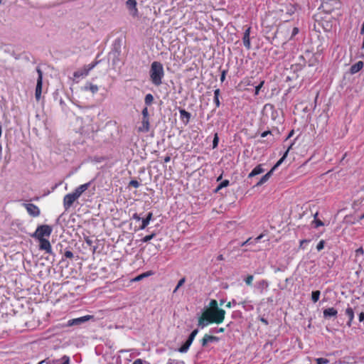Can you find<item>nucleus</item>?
<instances>
[{
	"label": "nucleus",
	"mask_w": 364,
	"mask_h": 364,
	"mask_svg": "<svg viewBox=\"0 0 364 364\" xmlns=\"http://www.w3.org/2000/svg\"><path fill=\"white\" fill-rule=\"evenodd\" d=\"M225 310L218 307V301L212 299L209 306L205 307L202 314L198 317V326L203 328L210 323H221L225 318Z\"/></svg>",
	"instance_id": "nucleus-1"
},
{
	"label": "nucleus",
	"mask_w": 364,
	"mask_h": 364,
	"mask_svg": "<svg viewBox=\"0 0 364 364\" xmlns=\"http://www.w3.org/2000/svg\"><path fill=\"white\" fill-rule=\"evenodd\" d=\"M164 66L159 61H154L151 64L149 70L150 80L153 85L159 86L162 84V80L164 77Z\"/></svg>",
	"instance_id": "nucleus-2"
},
{
	"label": "nucleus",
	"mask_w": 364,
	"mask_h": 364,
	"mask_svg": "<svg viewBox=\"0 0 364 364\" xmlns=\"http://www.w3.org/2000/svg\"><path fill=\"white\" fill-rule=\"evenodd\" d=\"M53 231L51 226L48 225H38L35 232L31 235L32 237L38 240L43 239L44 237H49Z\"/></svg>",
	"instance_id": "nucleus-3"
},
{
	"label": "nucleus",
	"mask_w": 364,
	"mask_h": 364,
	"mask_svg": "<svg viewBox=\"0 0 364 364\" xmlns=\"http://www.w3.org/2000/svg\"><path fill=\"white\" fill-rule=\"evenodd\" d=\"M97 64V61H95L89 65L84 66L82 69L75 71L73 73L75 78L83 77L88 75L90 71L92 70Z\"/></svg>",
	"instance_id": "nucleus-4"
},
{
	"label": "nucleus",
	"mask_w": 364,
	"mask_h": 364,
	"mask_svg": "<svg viewBox=\"0 0 364 364\" xmlns=\"http://www.w3.org/2000/svg\"><path fill=\"white\" fill-rule=\"evenodd\" d=\"M36 71L38 73V78L35 91V97L37 101H39L42 94L43 72L39 68H37Z\"/></svg>",
	"instance_id": "nucleus-5"
},
{
	"label": "nucleus",
	"mask_w": 364,
	"mask_h": 364,
	"mask_svg": "<svg viewBox=\"0 0 364 364\" xmlns=\"http://www.w3.org/2000/svg\"><path fill=\"white\" fill-rule=\"evenodd\" d=\"M322 8L326 13H331L334 9H339L341 1L339 0H326L322 4Z\"/></svg>",
	"instance_id": "nucleus-6"
},
{
	"label": "nucleus",
	"mask_w": 364,
	"mask_h": 364,
	"mask_svg": "<svg viewBox=\"0 0 364 364\" xmlns=\"http://www.w3.org/2000/svg\"><path fill=\"white\" fill-rule=\"evenodd\" d=\"M284 161H277V163L271 168L269 171H268L265 175H264L254 186H260L264 183H266L270 176H272L274 171Z\"/></svg>",
	"instance_id": "nucleus-7"
},
{
	"label": "nucleus",
	"mask_w": 364,
	"mask_h": 364,
	"mask_svg": "<svg viewBox=\"0 0 364 364\" xmlns=\"http://www.w3.org/2000/svg\"><path fill=\"white\" fill-rule=\"evenodd\" d=\"M77 198L78 197L74 193L65 195L63 198V206L65 210H68Z\"/></svg>",
	"instance_id": "nucleus-8"
},
{
	"label": "nucleus",
	"mask_w": 364,
	"mask_h": 364,
	"mask_svg": "<svg viewBox=\"0 0 364 364\" xmlns=\"http://www.w3.org/2000/svg\"><path fill=\"white\" fill-rule=\"evenodd\" d=\"M126 6L128 10L129 11V14L132 16H138L139 10L137 9V2L136 0H127L126 2Z\"/></svg>",
	"instance_id": "nucleus-9"
},
{
	"label": "nucleus",
	"mask_w": 364,
	"mask_h": 364,
	"mask_svg": "<svg viewBox=\"0 0 364 364\" xmlns=\"http://www.w3.org/2000/svg\"><path fill=\"white\" fill-rule=\"evenodd\" d=\"M24 207L26 208L28 214L32 217H38L40 215L41 211L37 205L33 203H24Z\"/></svg>",
	"instance_id": "nucleus-10"
},
{
	"label": "nucleus",
	"mask_w": 364,
	"mask_h": 364,
	"mask_svg": "<svg viewBox=\"0 0 364 364\" xmlns=\"http://www.w3.org/2000/svg\"><path fill=\"white\" fill-rule=\"evenodd\" d=\"M93 316H85L80 318L70 319L68 321L67 326H79L82 324V323L89 321L90 319L92 318Z\"/></svg>",
	"instance_id": "nucleus-11"
},
{
	"label": "nucleus",
	"mask_w": 364,
	"mask_h": 364,
	"mask_svg": "<svg viewBox=\"0 0 364 364\" xmlns=\"http://www.w3.org/2000/svg\"><path fill=\"white\" fill-rule=\"evenodd\" d=\"M38 240L40 242L39 249L41 250H45L46 253L53 255V251L50 242L46 238L40 239Z\"/></svg>",
	"instance_id": "nucleus-12"
},
{
	"label": "nucleus",
	"mask_w": 364,
	"mask_h": 364,
	"mask_svg": "<svg viewBox=\"0 0 364 364\" xmlns=\"http://www.w3.org/2000/svg\"><path fill=\"white\" fill-rule=\"evenodd\" d=\"M250 31L251 27L247 26L246 29L245 30L244 35L242 37V42L244 44V46L247 49L250 50L251 48V43H250Z\"/></svg>",
	"instance_id": "nucleus-13"
},
{
	"label": "nucleus",
	"mask_w": 364,
	"mask_h": 364,
	"mask_svg": "<svg viewBox=\"0 0 364 364\" xmlns=\"http://www.w3.org/2000/svg\"><path fill=\"white\" fill-rule=\"evenodd\" d=\"M219 338L215 336H210L208 334H205L201 340V346L203 348L208 346L209 343L218 342Z\"/></svg>",
	"instance_id": "nucleus-14"
},
{
	"label": "nucleus",
	"mask_w": 364,
	"mask_h": 364,
	"mask_svg": "<svg viewBox=\"0 0 364 364\" xmlns=\"http://www.w3.org/2000/svg\"><path fill=\"white\" fill-rule=\"evenodd\" d=\"M180 118L183 122L184 124H188L190 122L191 114L190 112H187L184 109H179Z\"/></svg>",
	"instance_id": "nucleus-15"
},
{
	"label": "nucleus",
	"mask_w": 364,
	"mask_h": 364,
	"mask_svg": "<svg viewBox=\"0 0 364 364\" xmlns=\"http://www.w3.org/2000/svg\"><path fill=\"white\" fill-rule=\"evenodd\" d=\"M149 129H150L149 119L142 118L141 125L138 127V132L146 133L149 131Z\"/></svg>",
	"instance_id": "nucleus-16"
},
{
	"label": "nucleus",
	"mask_w": 364,
	"mask_h": 364,
	"mask_svg": "<svg viewBox=\"0 0 364 364\" xmlns=\"http://www.w3.org/2000/svg\"><path fill=\"white\" fill-rule=\"evenodd\" d=\"M337 314V310L333 307L325 309L323 311V317L325 318H330L331 317L336 318Z\"/></svg>",
	"instance_id": "nucleus-17"
},
{
	"label": "nucleus",
	"mask_w": 364,
	"mask_h": 364,
	"mask_svg": "<svg viewBox=\"0 0 364 364\" xmlns=\"http://www.w3.org/2000/svg\"><path fill=\"white\" fill-rule=\"evenodd\" d=\"M91 182L80 185L75 191L74 193L79 198L90 186Z\"/></svg>",
	"instance_id": "nucleus-18"
},
{
	"label": "nucleus",
	"mask_w": 364,
	"mask_h": 364,
	"mask_svg": "<svg viewBox=\"0 0 364 364\" xmlns=\"http://www.w3.org/2000/svg\"><path fill=\"white\" fill-rule=\"evenodd\" d=\"M363 62L360 60L357 62L356 63L351 65L350 68V73L351 75H354L357 73H358L363 68Z\"/></svg>",
	"instance_id": "nucleus-19"
},
{
	"label": "nucleus",
	"mask_w": 364,
	"mask_h": 364,
	"mask_svg": "<svg viewBox=\"0 0 364 364\" xmlns=\"http://www.w3.org/2000/svg\"><path fill=\"white\" fill-rule=\"evenodd\" d=\"M264 170L262 168V165L256 166L248 175V178H252L258 174L263 173Z\"/></svg>",
	"instance_id": "nucleus-20"
},
{
	"label": "nucleus",
	"mask_w": 364,
	"mask_h": 364,
	"mask_svg": "<svg viewBox=\"0 0 364 364\" xmlns=\"http://www.w3.org/2000/svg\"><path fill=\"white\" fill-rule=\"evenodd\" d=\"M269 287V283L267 280L262 279L257 283V289L262 294L264 289H267Z\"/></svg>",
	"instance_id": "nucleus-21"
},
{
	"label": "nucleus",
	"mask_w": 364,
	"mask_h": 364,
	"mask_svg": "<svg viewBox=\"0 0 364 364\" xmlns=\"http://www.w3.org/2000/svg\"><path fill=\"white\" fill-rule=\"evenodd\" d=\"M84 90L86 91H90L92 94H95L98 92L99 87L96 85H93L92 83H87L84 87Z\"/></svg>",
	"instance_id": "nucleus-22"
},
{
	"label": "nucleus",
	"mask_w": 364,
	"mask_h": 364,
	"mask_svg": "<svg viewBox=\"0 0 364 364\" xmlns=\"http://www.w3.org/2000/svg\"><path fill=\"white\" fill-rule=\"evenodd\" d=\"M346 314L348 316L349 318L348 321L347 322V325L350 326L354 318V312L353 309L351 307L347 308L346 310Z\"/></svg>",
	"instance_id": "nucleus-23"
},
{
	"label": "nucleus",
	"mask_w": 364,
	"mask_h": 364,
	"mask_svg": "<svg viewBox=\"0 0 364 364\" xmlns=\"http://www.w3.org/2000/svg\"><path fill=\"white\" fill-rule=\"evenodd\" d=\"M220 94V89H216V90H214V99H213V101H214V103L215 105V107L216 108H218L220 107V100H219Z\"/></svg>",
	"instance_id": "nucleus-24"
},
{
	"label": "nucleus",
	"mask_w": 364,
	"mask_h": 364,
	"mask_svg": "<svg viewBox=\"0 0 364 364\" xmlns=\"http://www.w3.org/2000/svg\"><path fill=\"white\" fill-rule=\"evenodd\" d=\"M285 8H286V12L289 15L294 14L296 11V5H295V4H289L286 6Z\"/></svg>",
	"instance_id": "nucleus-25"
},
{
	"label": "nucleus",
	"mask_w": 364,
	"mask_h": 364,
	"mask_svg": "<svg viewBox=\"0 0 364 364\" xmlns=\"http://www.w3.org/2000/svg\"><path fill=\"white\" fill-rule=\"evenodd\" d=\"M153 274V272L151 271H148L146 272H144L143 274H141L139 275H138L134 280V281H139L146 277H149V276H151Z\"/></svg>",
	"instance_id": "nucleus-26"
},
{
	"label": "nucleus",
	"mask_w": 364,
	"mask_h": 364,
	"mask_svg": "<svg viewBox=\"0 0 364 364\" xmlns=\"http://www.w3.org/2000/svg\"><path fill=\"white\" fill-rule=\"evenodd\" d=\"M321 292L318 290L314 291L311 293V300L316 303L318 301Z\"/></svg>",
	"instance_id": "nucleus-27"
},
{
	"label": "nucleus",
	"mask_w": 364,
	"mask_h": 364,
	"mask_svg": "<svg viewBox=\"0 0 364 364\" xmlns=\"http://www.w3.org/2000/svg\"><path fill=\"white\" fill-rule=\"evenodd\" d=\"M154 101V97L151 94H147L144 98V102L146 105H150Z\"/></svg>",
	"instance_id": "nucleus-28"
},
{
	"label": "nucleus",
	"mask_w": 364,
	"mask_h": 364,
	"mask_svg": "<svg viewBox=\"0 0 364 364\" xmlns=\"http://www.w3.org/2000/svg\"><path fill=\"white\" fill-rule=\"evenodd\" d=\"M155 236H156V234L154 232H152L151 235L144 237L141 240L143 242H148L149 241L152 240Z\"/></svg>",
	"instance_id": "nucleus-29"
},
{
	"label": "nucleus",
	"mask_w": 364,
	"mask_h": 364,
	"mask_svg": "<svg viewBox=\"0 0 364 364\" xmlns=\"http://www.w3.org/2000/svg\"><path fill=\"white\" fill-rule=\"evenodd\" d=\"M316 364H328L329 363V360L324 358H318L316 359Z\"/></svg>",
	"instance_id": "nucleus-30"
},
{
	"label": "nucleus",
	"mask_w": 364,
	"mask_h": 364,
	"mask_svg": "<svg viewBox=\"0 0 364 364\" xmlns=\"http://www.w3.org/2000/svg\"><path fill=\"white\" fill-rule=\"evenodd\" d=\"M149 222L148 220H146V218H143L142 220H141V225L139 226V230H144L145 229L147 225H149Z\"/></svg>",
	"instance_id": "nucleus-31"
},
{
	"label": "nucleus",
	"mask_w": 364,
	"mask_h": 364,
	"mask_svg": "<svg viewBox=\"0 0 364 364\" xmlns=\"http://www.w3.org/2000/svg\"><path fill=\"white\" fill-rule=\"evenodd\" d=\"M186 282V278L185 277H183L181 278L178 282V284L176 285L175 289L173 290V293L176 292V291L178 289V288L180 287H181Z\"/></svg>",
	"instance_id": "nucleus-32"
},
{
	"label": "nucleus",
	"mask_w": 364,
	"mask_h": 364,
	"mask_svg": "<svg viewBox=\"0 0 364 364\" xmlns=\"http://www.w3.org/2000/svg\"><path fill=\"white\" fill-rule=\"evenodd\" d=\"M198 329H195L193 330L191 334L189 335L188 339L191 341H193L195 337L196 336V335L198 334Z\"/></svg>",
	"instance_id": "nucleus-33"
},
{
	"label": "nucleus",
	"mask_w": 364,
	"mask_h": 364,
	"mask_svg": "<svg viewBox=\"0 0 364 364\" xmlns=\"http://www.w3.org/2000/svg\"><path fill=\"white\" fill-rule=\"evenodd\" d=\"M311 242V240H310V239H304V240H301L300 241L299 248H300V249H302V250L305 249V246H304V245H305V244H307V243H309V242Z\"/></svg>",
	"instance_id": "nucleus-34"
},
{
	"label": "nucleus",
	"mask_w": 364,
	"mask_h": 364,
	"mask_svg": "<svg viewBox=\"0 0 364 364\" xmlns=\"http://www.w3.org/2000/svg\"><path fill=\"white\" fill-rule=\"evenodd\" d=\"M189 348V346L186 344L185 343L181 346V347H180L178 350L180 352V353H186Z\"/></svg>",
	"instance_id": "nucleus-35"
},
{
	"label": "nucleus",
	"mask_w": 364,
	"mask_h": 364,
	"mask_svg": "<svg viewBox=\"0 0 364 364\" xmlns=\"http://www.w3.org/2000/svg\"><path fill=\"white\" fill-rule=\"evenodd\" d=\"M166 364H184V362L182 360H178L175 359H168V363Z\"/></svg>",
	"instance_id": "nucleus-36"
},
{
	"label": "nucleus",
	"mask_w": 364,
	"mask_h": 364,
	"mask_svg": "<svg viewBox=\"0 0 364 364\" xmlns=\"http://www.w3.org/2000/svg\"><path fill=\"white\" fill-rule=\"evenodd\" d=\"M141 114H142V118L149 119V111H148V108L146 107L142 109Z\"/></svg>",
	"instance_id": "nucleus-37"
},
{
	"label": "nucleus",
	"mask_w": 364,
	"mask_h": 364,
	"mask_svg": "<svg viewBox=\"0 0 364 364\" xmlns=\"http://www.w3.org/2000/svg\"><path fill=\"white\" fill-rule=\"evenodd\" d=\"M324 245H325V241L324 240H321L317 246H316V250L319 252L321 250H322L323 248H324Z\"/></svg>",
	"instance_id": "nucleus-38"
},
{
	"label": "nucleus",
	"mask_w": 364,
	"mask_h": 364,
	"mask_svg": "<svg viewBox=\"0 0 364 364\" xmlns=\"http://www.w3.org/2000/svg\"><path fill=\"white\" fill-rule=\"evenodd\" d=\"M218 141H219L218 135L217 133H215V135H214L213 141V148L217 147V146L218 144Z\"/></svg>",
	"instance_id": "nucleus-39"
},
{
	"label": "nucleus",
	"mask_w": 364,
	"mask_h": 364,
	"mask_svg": "<svg viewBox=\"0 0 364 364\" xmlns=\"http://www.w3.org/2000/svg\"><path fill=\"white\" fill-rule=\"evenodd\" d=\"M363 255H364V249L362 247H359L358 249H357L355 250V256L356 257H358L360 255L363 256Z\"/></svg>",
	"instance_id": "nucleus-40"
},
{
	"label": "nucleus",
	"mask_w": 364,
	"mask_h": 364,
	"mask_svg": "<svg viewBox=\"0 0 364 364\" xmlns=\"http://www.w3.org/2000/svg\"><path fill=\"white\" fill-rule=\"evenodd\" d=\"M139 185L140 183L136 180H132L129 183V186H132L134 188H138Z\"/></svg>",
	"instance_id": "nucleus-41"
},
{
	"label": "nucleus",
	"mask_w": 364,
	"mask_h": 364,
	"mask_svg": "<svg viewBox=\"0 0 364 364\" xmlns=\"http://www.w3.org/2000/svg\"><path fill=\"white\" fill-rule=\"evenodd\" d=\"M253 280V276L252 275H248L245 279V282L247 285H251Z\"/></svg>",
	"instance_id": "nucleus-42"
},
{
	"label": "nucleus",
	"mask_w": 364,
	"mask_h": 364,
	"mask_svg": "<svg viewBox=\"0 0 364 364\" xmlns=\"http://www.w3.org/2000/svg\"><path fill=\"white\" fill-rule=\"evenodd\" d=\"M64 256L66 258L73 259V253L70 250H66L64 253Z\"/></svg>",
	"instance_id": "nucleus-43"
},
{
	"label": "nucleus",
	"mask_w": 364,
	"mask_h": 364,
	"mask_svg": "<svg viewBox=\"0 0 364 364\" xmlns=\"http://www.w3.org/2000/svg\"><path fill=\"white\" fill-rule=\"evenodd\" d=\"M44 364H58V360H48V359L43 360Z\"/></svg>",
	"instance_id": "nucleus-44"
},
{
	"label": "nucleus",
	"mask_w": 364,
	"mask_h": 364,
	"mask_svg": "<svg viewBox=\"0 0 364 364\" xmlns=\"http://www.w3.org/2000/svg\"><path fill=\"white\" fill-rule=\"evenodd\" d=\"M292 145H293V144L291 143V144L289 146L288 149H287V151H285V153L284 154V155L280 158V159L284 160V159L287 158V154H288V152H289V149H291V147L292 146Z\"/></svg>",
	"instance_id": "nucleus-45"
},
{
	"label": "nucleus",
	"mask_w": 364,
	"mask_h": 364,
	"mask_svg": "<svg viewBox=\"0 0 364 364\" xmlns=\"http://www.w3.org/2000/svg\"><path fill=\"white\" fill-rule=\"evenodd\" d=\"M314 223H315V228H318L319 226H323L324 224L321 220H314Z\"/></svg>",
	"instance_id": "nucleus-46"
},
{
	"label": "nucleus",
	"mask_w": 364,
	"mask_h": 364,
	"mask_svg": "<svg viewBox=\"0 0 364 364\" xmlns=\"http://www.w3.org/2000/svg\"><path fill=\"white\" fill-rule=\"evenodd\" d=\"M263 84H264V82L262 81V82H260V84H259V85H258L257 86H256V87H255V94L256 95L259 94V90H260L261 87H262Z\"/></svg>",
	"instance_id": "nucleus-47"
},
{
	"label": "nucleus",
	"mask_w": 364,
	"mask_h": 364,
	"mask_svg": "<svg viewBox=\"0 0 364 364\" xmlns=\"http://www.w3.org/2000/svg\"><path fill=\"white\" fill-rule=\"evenodd\" d=\"M219 185H220V188L227 187L229 185V181L228 180H224Z\"/></svg>",
	"instance_id": "nucleus-48"
},
{
	"label": "nucleus",
	"mask_w": 364,
	"mask_h": 364,
	"mask_svg": "<svg viewBox=\"0 0 364 364\" xmlns=\"http://www.w3.org/2000/svg\"><path fill=\"white\" fill-rule=\"evenodd\" d=\"M84 240L89 246H91L92 245V240L90 239L88 236H85Z\"/></svg>",
	"instance_id": "nucleus-49"
},
{
	"label": "nucleus",
	"mask_w": 364,
	"mask_h": 364,
	"mask_svg": "<svg viewBox=\"0 0 364 364\" xmlns=\"http://www.w3.org/2000/svg\"><path fill=\"white\" fill-rule=\"evenodd\" d=\"M227 72L228 71L225 70L222 71L221 75H220V81L221 82H224V80H225Z\"/></svg>",
	"instance_id": "nucleus-50"
},
{
	"label": "nucleus",
	"mask_w": 364,
	"mask_h": 364,
	"mask_svg": "<svg viewBox=\"0 0 364 364\" xmlns=\"http://www.w3.org/2000/svg\"><path fill=\"white\" fill-rule=\"evenodd\" d=\"M251 240H252V238H251V237L248 238L246 241H245V242H242V243L240 244V246H241V247H243V246L247 245H250V244L252 243V242H251Z\"/></svg>",
	"instance_id": "nucleus-51"
},
{
	"label": "nucleus",
	"mask_w": 364,
	"mask_h": 364,
	"mask_svg": "<svg viewBox=\"0 0 364 364\" xmlns=\"http://www.w3.org/2000/svg\"><path fill=\"white\" fill-rule=\"evenodd\" d=\"M267 135H272L271 131H265L261 134L262 137H266Z\"/></svg>",
	"instance_id": "nucleus-52"
},
{
	"label": "nucleus",
	"mask_w": 364,
	"mask_h": 364,
	"mask_svg": "<svg viewBox=\"0 0 364 364\" xmlns=\"http://www.w3.org/2000/svg\"><path fill=\"white\" fill-rule=\"evenodd\" d=\"M63 360H64L63 363L62 364H69L70 363V359H69V357L66 356V355H64L63 357Z\"/></svg>",
	"instance_id": "nucleus-53"
},
{
	"label": "nucleus",
	"mask_w": 364,
	"mask_h": 364,
	"mask_svg": "<svg viewBox=\"0 0 364 364\" xmlns=\"http://www.w3.org/2000/svg\"><path fill=\"white\" fill-rule=\"evenodd\" d=\"M236 304V301L235 299H232L231 301H229L227 304H226V306L228 308H230L232 305H235Z\"/></svg>",
	"instance_id": "nucleus-54"
},
{
	"label": "nucleus",
	"mask_w": 364,
	"mask_h": 364,
	"mask_svg": "<svg viewBox=\"0 0 364 364\" xmlns=\"http://www.w3.org/2000/svg\"><path fill=\"white\" fill-rule=\"evenodd\" d=\"M152 217H153V213L151 212H149L148 213V214L146 215V219L149 220V222H150V220L152 219Z\"/></svg>",
	"instance_id": "nucleus-55"
},
{
	"label": "nucleus",
	"mask_w": 364,
	"mask_h": 364,
	"mask_svg": "<svg viewBox=\"0 0 364 364\" xmlns=\"http://www.w3.org/2000/svg\"><path fill=\"white\" fill-rule=\"evenodd\" d=\"M132 218L137 221H139L141 219V217L139 216V215H138L137 213H134L132 216Z\"/></svg>",
	"instance_id": "nucleus-56"
},
{
	"label": "nucleus",
	"mask_w": 364,
	"mask_h": 364,
	"mask_svg": "<svg viewBox=\"0 0 364 364\" xmlns=\"http://www.w3.org/2000/svg\"><path fill=\"white\" fill-rule=\"evenodd\" d=\"M358 318H359L360 322H362L364 321V312H361L359 314Z\"/></svg>",
	"instance_id": "nucleus-57"
},
{
	"label": "nucleus",
	"mask_w": 364,
	"mask_h": 364,
	"mask_svg": "<svg viewBox=\"0 0 364 364\" xmlns=\"http://www.w3.org/2000/svg\"><path fill=\"white\" fill-rule=\"evenodd\" d=\"M299 33V29L296 27H294L292 31L291 36H296Z\"/></svg>",
	"instance_id": "nucleus-58"
},
{
	"label": "nucleus",
	"mask_w": 364,
	"mask_h": 364,
	"mask_svg": "<svg viewBox=\"0 0 364 364\" xmlns=\"http://www.w3.org/2000/svg\"><path fill=\"white\" fill-rule=\"evenodd\" d=\"M294 134V131L292 129L288 134L287 137L285 139V141H287L289 138H291Z\"/></svg>",
	"instance_id": "nucleus-59"
},
{
	"label": "nucleus",
	"mask_w": 364,
	"mask_h": 364,
	"mask_svg": "<svg viewBox=\"0 0 364 364\" xmlns=\"http://www.w3.org/2000/svg\"><path fill=\"white\" fill-rule=\"evenodd\" d=\"M263 237V235L261 234L259 235L258 237H257L255 239V242H258L261 239L262 237Z\"/></svg>",
	"instance_id": "nucleus-60"
},
{
	"label": "nucleus",
	"mask_w": 364,
	"mask_h": 364,
	"mask_svg": "<svg viewBox=\"0 0 364 364\" xmlns=\"http://www.w3.org/2000/svg\"><path fill=\"white\" fill-rule=\"evenodd\" d=\"M132 364H143L142 360L141 359H136L134 361Z\"/></svg>",
	"instance_id": "nucleus-61"
},
{
	"label": "nucleus",
	"mask_w": 364,
	"mask_h": 364,
	"mask_svg": "<svg viewBox=\"0 0 364 364\" xmlns=\"http://www.w3.org/2000/svg\"><path fill=\"white\" fill-rule=\"evenodd\" d=\"M260 321H261L263 323H264L265 325H268V324H269L268 321H267L266 318H260Z\"/></svg>",
	"instance_id": "nucleus-62"
},
{
	"label": "nucleus",
	"mask_w": 364,
	"mask_h": 364,
	"mask_svg": "<svg viewBox=\"0 0 364 364\" xmlns=\"http://www.w3.org/2000/svg\"><path fill=\"white\" fill-rule=\"evenodd\" d=\"M217 259H218V260H220V261L223 260V259H224V257H223V255H219L218 256V257H217Z\"/></svg>",
	"instance_id": "nucleus-63"
},
{
	"label": "nucleus",
	"mask_w": 364,
	"mask_h": 364,
	"mask_svg": "<svg viewBox=\"0 0 364 364\" xmlns=\"http://www.w3.org/2000/svg\"><path fill=\"white\" fill-rule=\"evenodd\" d=\"M193 341L187 339L186 341L185 342L186 344H187L189 347L191 346V345L192 344Z\"/></svg>",
	"instance_id": "nucleus-64"
}]
</instances>
